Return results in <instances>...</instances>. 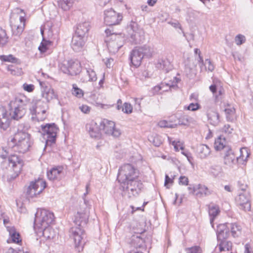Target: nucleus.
Masks as SVG:
<instances>
[{
    "label": "nucleus",
    "instance_id": "36",
    "mask_svg": "<svg viewBox=\"0 0 253 253\" xmlns=\"http://www.w3.org/2000/svg\"><path fill=\"white\" fill-rule=\"evenodd\" d=\"M229 225L231 233L233 237H238L241 235L242 228L241 226L236 223H229Z\"/></svg>",
    "mask_w": 253,
    "mask_h": 253
},
{
    "label": "nucleus",
    "instance_id": "26",
    "mask_svg": "<svg viewBox=\"0 0 253 253\" xmlns=\"http://www.w3.org/2000/svg\"><path fill=\"white\" fill-rule=\"evenodd\" d=\"M90 28L89 23L88 22H84L78 25L75 35L85 38Z\"/></svg>",
    "mask_w": 253,
    "mask_h": 253
},
{
    "label": "nucleus",
    "instance_id": "35",
    "mask_svg": "<svg viewBox=\"0 0 253 253\" xmlns=\"http://www.w3.org/2000/svg\"><path fill=\"white\" fill-rule=\"evenodd\" d=\"M217 246H219L220 252L229 251L232 249V243L226 239H223V240H218Z\"/></svg>",
    "mask_w": 253,
    "mask_h": 253
},
{
    "label": "nucleus",
    "instance_id": "43",
    "mask_svg": "<svg viewBox=\"0 0 253 253\" xmlns=\"http://www.w3.org/2000/svg\"><path fill=\"white\" fill-rule=\"evenodd\" d=\"M137 48L138 50L140 51L143 58L144 56L146 57H150L152 55V50L149 46L144 45Z\"/></svg>",
    "mask_w": 253,
    "mask_h": 253
},
{
    "label": "nucleus",
    "instance_id": "57",
    "mask_svg": "<svg viewBox=\"0 0 253 253\" xmlns=\"http://www.w3.org/2000/svg\"><path fill=\"white\" fill-rule=\"evenodd\" d=\"M7 70L13 75H17L21 72V69L16 68L12 65L8 66Z\"/></svg>",
    "mask_w": 253,
    "mask_h": 253
},
{
    "label": "nucleus",
    "instance_id": "29",
    "mask_svg": "<svg viewBox=\"0 0 253 253\" xmlns=\"http://www.w3.org/2000/svg\"><path fill=\"white\" fill-rule=\"evenodd\" d=\"M193 194H195L197 196H202L203 195H208L210 194V192L208 188L201 184H198L195 186L192 189V191L191 192Z\"/></svg>",
    "mask_w": 253,
    "mask_h": 253
},
{
    "label": "nucleus",
    "instance_id": "7",
    "mask_svg": "<svg viewBox=\"0 0 253 253\" xmlns=\"http://www.w3.org/2000/svg\"><path fill=\"white\" fill-rule=\"evenodd\" d=\"M123 19V16L113 9L110 8L104 12V21L106 25L112 26L119 24Z\"/></svg>",
    "mask_w": 253,
    "mask_h": 253
},
{
    "label": "nucleus",
    "instance_id": "20",
    "mask_svg": "<svg viewBox=\"0 0 253 253\" xmlns=\"http://www.w3.org/2000/svg\"><path fill=\"white\" fill-rule=\"evenodd\" d=\"M9 126L8 116L5 108L0 105V127L6 130Z\"/></svg>",
    "mask_w": 253,
    "mask_h": 253
},
{
    "label": "nucleus",
    "instance_id": "6",
    "mask_svg": "<svg viewBox=\"0 0 253 253\" xmlns=\"http://www.w3.org/2000/svg\"><path fill=\"white\" fill-rule=\"evenodd\" d=\"M10 23L13 34L19 36L24 29L25 17L18 14L13 13L10 16Z\"/></svg>",
    "mask_w": 253,
    "mask_h": 253
},
{
    "label": "nucleus",
    "instance_id": "1",
    "mask_svg": "<svg viewBox=\"0 0 253 253\" xmlns=\"http://www.w3.org/2000/svg\"><path fill=\"white\" fill-rule=\"evenodd\" d=\"M54 216L52 212L46 210L38 211L35 214L34 227L42 230L43 235L48 238H53V236L48 235V233L51 230L49 225L54 221Z\"/></svg>",
    "mask_w": 253,
    "mask_h": 253
},
{
    "label": "nucleus",
    "instance_id": "48",
    "mask_svg": "<svg viewBox=\"0 0 253 253\" xmlns=\"http://www.w3.org/2000/svg\"><path fill=\"white\" fill-rule=\"evenodd\" d=\"M47 114L46 111L38 113V114L32 116L33 120H36L38 122L44 121L47 117Z\"/></svg>",
    "mask_w": 253,
    "mask_h": 253
},
{
    "label": "nucleus",
    "instance_id": "52",
    "mask_svg": "<svg viewBox=\"0 0 253 253\" xmlns=\"http://www.w3.org/2000/svg\"><path fill=\"white\" fill-rule=\"evenodd\" d=\"M51 43V42L49 41L43 40L41 45L39 47V49L41 52H45L48 48V46L50 45Z\"/></svg>",
    "mask_w": 253,
    "mask_h": 253
},
{
    "label": "nucleus",
    "instance_id": "37",
    "mask_svg": "<svg viewBox=\"0 0 253 253\" xmlns=\"http://www.w3.org/2000/svg\"><path fill=\"white\" fill-rule=\"evenodd\" d=\"M195 123V121L194 119L187 115L181 116L178 121L179 125L184 126H189L190 124H194Z\"/></svg>",
    "mask_w": 253,
    "mask_h": 253
},
{
    "label": "nucleus",
    "instance_id": "49",
    "mask_svg": "<svg viewBox=\"0 0 253 253\" xmlns=\"http://www.w3.org/2000/svg\"><path fill=\"white\" fill-rule=\"evenodd\" d=\"M211 172L215 176L220 175L222 172V167L220 165L212 166L210 168Z\"/></svg>",
    "mask_w": 253,
    "mask_h": 253
},
{
    "label": "nucleus",
    "instance_id": "63",
    "mask_svg": "<svg viewBox=\"0 0 253 253\" xmlns=\"http://www.w3.org/2000/svg\"><path fill=\"white\" fill-rule=\"evenodd\" d=\"M200 108V105L197 103H190L187 107V109L192 111L197 110Z\"/></svg>",
    "mask_w": 253,
    "mask_h": 253
},
{
    "label": "nucleus",
    "instance_id": "11",
    "mask_svg": "<svg viewBox=\"0 0 253 253\" xmlns=\"http://www.w3.org/2000/svg\"><path fill=\"white\" fill-rule=\"evenodd\" d=\"M100 129L108 135L114 137H118L120 136L121 132L120 130L115 127V123L111 121L104 120L100 124Z\"/></svg>",
    "mask_w": 253,
    "mask_h": 253
},
{
    "label": "nucleus",
    "instance_id": "61",
    "mask_svg": "<svg viewBox=\"0 0 253 253\" xmlns=\"http://www.w3.org/2000/svg\"><path fill=\"white\" fill-rule=\"evenodd\" d=\"M238 185L239 189L241 191L240 192H245V191H249L248 190L247 184L244 183V182H242L241 180L239 181Z\"/></svg>",
    "mask_w": 253,
    "mask_h": 253
},
{
    "label": "nucleus",
    "instance_id": "17",
    "mask_svg": "<svg viewBox=\"0 0 253 253\" xmlns=\"http://www.w3.org/2000/svg\"><path fill=\"white\" fill-rule=\"evenodd\" d=\"M228 223L221 224L217 226L216 230L217 239L218 240L227 239L230 235V227Z\"/></svg>",
    "mask_w": 253,
    "mask_h": 253
},
{
    "label": "nucleus",
    "instance_id": "12",
    "mask_svg": "<svg viewBox=\"0 0 253 253\" xmlns=\"http://www.w3.org/2000/svg\"><path fill=\"white\" fill-rule=\"evenodd\" d=\"M107 45L110 52L115 53L123 46V37L121 35H112V38L106 40Z\"/></svg>",
    "mask_w": 253,
    "mask_h": 253
},
{
    "label": "nucleus",
    "instance_id": "19",
    "mask_svg": "<svg viewBox=\"0 0 253 253\" xmlns=\"http://www.w3.org/2000/svg\"><path fill=\"white\" fill-rule=\"evenodd\" d=\"M85 44V38L75 35L71 42V47L75 51H81Z\"/></svg>",
    "mask_w": 253,
    "mask_h": 253
},
{
    "label": "nucleus",
    "instance_id": "44",
    "mask_svg": "<svg viewBox=\"0 0 253 253\" xmlns=\"http://www.w3.org/2000/svg\"><path fill=\"white\" fill-rule=\"evenodd\" d=\"M169 64V63L167 59H159L156 64V67L167 72L169 70L168 66Z\"/></svg>",
    "mask_w": 253,
    "mask_h": 253
},
{
    "label": "nucleus",
    "instance_id": "30",
    "mask_svg": "<svg viewBox=\"0 0 253 253\" xmlns=\"http://www.w3.org/2000/svg\"><path fill=\"white\" fill-rule=\"evenodd\" d=\"M207 117L210 123L214 126L218 125L219 121V115L218 113L214 111L210 110L207 113Z\"/></svg>",
    "mask_w": 253,
    "mask_h": 253
},
{
    "label": "nucleus",
    "instance_id": "50",
    "mask_svg": "<svg viewBox=\"0 0 253 253\" xmlns=\"http://www.w3.org/2000/svg\"><path fill=\"white\" fill-rule=\"evenodd\" d=\"M0 59L2 61L9 62L11 63H17L18 59L14 57L12 55L9 54L8 55H2L0 56Z\"/></svg>",
    "mask_w": 253,
    "mask_h": 253
},
{
    "label": "nucleus",
    "instance_id": "46",
    "mask_svg": "<svg viewBox=\"0 0 253 253\" xmlns=\"http://www.w3.org/2000/svg\"><path fill=\"white\" fill-rule=\"evenodd\" d=\"M8 37L6 31L0 27V46H3L8 42Z\"/></svg>",
    "mask_w": 253,
    "mask_h": 253
},
{
    "label": "nucleus",
    "instance_id": "54",
    "mask_svg": "<svg viewBox=\"0 0 253 253\" xmlns=\"http://www.w3.org/2000/svg\"><path fill=\"white\" fill-rule=\"evenodd\" d=\"M132 107L130 103H125L122 107V111L126 114H129L132 112Z\"/></svg>",
    "mask_w": 253,
    "mask_h": 253
},
{
    "label": "nucleus",
    "instance_id": "22",
    "mask_svg": "<svg viewBox=\"0 0 253 253\" xmlns=\"http://www.w3.org/2000/svg\"><path fill=\"white\" fill-rule=\"evenodd\" d=\"M86 129L88 132L90 136L92 138H97L100 136V127L99 128L97 124L91 121L86 125Z\"/></svg>",
    "mask_w": 253,
    "mask_h": 253
},
{
    "label": "nucleus",
    "instance_id": "60",
    "mask_svg": "<svg viewBox=\"0 0 253 253\" xmlns=\"http://www.w3.org/2000/svg\"><path fill=\"white\" fill-rule=\"evenodd\" d=\"M46 110L41 109L38 108H34V107H30V112L32 116L38 114L39 112H42L43 111H46Z\"/></svg>",
    "mask_w": 253,
    "mask_h": 253
},
{
    "label": "nucleus",
    "instance_id": "32",
    "mask_svg": "<svg viewBox=\"0 0 253 253\" xmlns=\"http://www.w3.org/2000/svg\"><path fill=\"white\" fill-rule=\"evenodd\" d=\"M130 244L136 248H141L144 247V240L140 235L135 234L131 236Z\"/></svg>",
    "mask_w": 253,
    "mask_h": 253
},
{
    "label": "nucleus",
    "instance_id": "10",
    "mask_svg": "<svg viewBox=\"0 0 253 253\" xmlns=\"http://www.w3.org/2000/svg\"><path fill=\"white\" fill-rule=\"evenodd\" d=\"M250 198L251 195L249 191L239 192L238 196L236 198V201L240 209L245 211H250Z\"/></svg>",
    "mask_w": 253,
    "mask_h": 253
},
{
    "label": "nucleus",
    "instance_id": "2",
    "mask_svg": "<svg viewBox=\"0 0 253 253\" xmlns=\"http://www.w3.org/2000/svg\"><path fill=\"white\" fill-rule=\"evenodd\" d=\"M11 141L14 143L12 147V150L19 153L27 152L32 144L30 135L22 131L16 133Z\"/></svg>",
    "mask_w": 253,
    "mask_h": 253
},
{
    "label": "nucleus",
    "instance_id": "41",
    "mask_svg": "<svg viewBox=\"0 0 253 253\" xmlns=\"http://www.w3.org/2000/svg\"><path fill=\"white\" fill-rule=\"evenodd\" d=\"M86 72L87 75V77H85L83 79V82H87L88 81H95L97 79V77L95 71L91 69L86 68Z\"/></svg>",
    "mask_w": 253,
    "mask_h": 253
},
{
    "label": "nucleus",
    "instance_id": "4",
    "mask_svg": "<svg viewBox=\"0 0 253 253\" xmlns=\"http://www.w3.org/2000/svg\"><path fill=\"white\" fill-rule=\"evenodd\" d=\"M138 176L136 169L131 164H126L119 168L117 179L122 184L130 181Z\"/></svg>",
    "mask_w": 253,
    "mask_h": 253
},
{
    "label": "nucleus",
    "instance_id": "18",
    "mask_svg": "<svg viewBox=\"0 0 253 253\" xmlns=\"http://www.w3.org/2000/svg\"><path fill=\"white\" fill-rule=\"evenodd\" d=\"M10 107L9 116L11 118L15 120H19L26 114L25 110L21 109L17 106H14L11 104V101L9 104Z\"/></svg>",
    "mask_w": 253,
    "mask_h": 253
},
{
    "label": "nucleus",
    "instance_id": "15",
    "mask_svg": "<svg viewBox=\"0 0 253 253\" xmlns=\"http://www.w3.org/2000/svg\"><path fill=\"white\" fill-rule=\"evenodd\" d=\"M224 153V164L229 169L237 167L238 166V157L235 156L231 148Z\"/></svg>",
    "mask_w": 253,
    "mask_h": 253
},
{
    "label": "nucleus",
    "instance_id": "3",
    "mask_svg": "<svg viewBox=\"0 0 253 253\" xmlns=\"http://www.w3.org/2000/svg\"><path fill=\"white\" fill-rule=\"evenodd\" d=\"M142 188V183L138 177L121 184L123 196L130 198L136 196Z\"/></svg>",
    "mask_w": 253,
    "mask_h": 253
},
{
    "label": "nucleus",
    "instance_id": "64",
    "mask_svg": "<svg viewBox=\"0 0 253 253\" xmlns=\"http://www.w3.org/2000/svg\"><path fill=\"white\" fill-rule=\"evenodd\" d=\"M188 178L185 176H181L179 178V183L183 185H187L188 184Z\"/></svg>",
    "mask_w": 253,
    "mask_h": 253
},
{
    "label": "nucleus",
    "instance_id": "42",
    "mask_svg": "<svg viewBox=\"0 0 253 253\" xmlns=\"http://www.w3.org/2000/svg\"><path fill=\"white\" fill-rule=\"evenodd\" d=\"M219 208L216 205H210L209 206V213L211 217L210 219L211 223L213 221L214 218L216 217L219 213Z\"/></svg>",
    "mask_w": 253,
    "mask_h": 253
},
{
    "label": "nucleus",
    "instance_id": "34",
    "mask_svg": "<svg viewBox=\"0 0 253 253\" xmlns=\"http://www.w3.org/2000/svg\"><path fill=\"white\" fill-rule=\"evenodd\" d=\"M42 91V97L45 98L47 102L56 97V94H55L53 89L50 86H45V87L43 88Z\"/></svg>",
    "mask_w": 253,
    "mask_h": 253
},
{
    "label": "nucleus",
    "instance_id": "16",
    "mask_svg": "<svg viewBox=\"0 0 253 253\" xmlns=\"http://www.w3.org/2000/svg\"><path fill=\"white\" fill-rule=\"evenodd\" d=\"M11 101V104L14 106H17L21 109L25 110L26 112L28 108L30 109L31 102L25 96L21 95L16 97L15 99Z\"/></svg>",
    "mask_w": 253,
    "mask_h": 253
},
{
    "label": "nucleus",
    "instance_id": "23",
    "mask_svg": "<svg viewBox=\"0 0 253 253\" xmlns=\"http://www.w3.org/2000/svg\"><path fill=\"white\" fill-rule=\"evenodd\" d=\"M180 81V80L177 78L174 77L172 82H170L169 83L166 84L162 83L154 87L153 91L154 93H159L160 91L163 92L167 91V89L164 88V87H168V85L170 86H177V84Z\"/></svg>",
    "mask_w": 253,
    "mask_h": 253
},
{
    "label": "nucleus",
    "instance_id": "9",
    "mask_svg": "<svg viewBox=\"0 0 253 253\" xmlns=\"http://www.w3.org/2000/svg\"><path fill=\"white\" fill-rule=\"evenodd\" d=\"M89 211L87 206L84 203L80 206V209L75 215L74 222L76 225L84 226L87 222Z\"/></svg>",
    "mask_w": 253,
    "mask_h": 253
},
{
    "label": "nucleus",
    "instance_id": "33",
    "mask_svg": "<svg viewBox=\"0 0 253 253\" xmlns=\"http://www.w3.org/2000/svg\"><path fill=\"white\" fill-rule=\"evenodd\" d=\"M9 164H11L12 167H18L19 170L21 169L23 166V161L16 155H11L8 158Z\"/></svg>",
    "mask_w": 253,
    "mask_h": 253
},
{
    "label": "nucleus",
    "instance_id": "40",
    "mask_svg": "<svg viewBox=\"0 0 253 253\" xmlns=\"http://www.w3.org/2000/svg\"><path fill=\"white\" fill-rule=\"evenodd\" d=\"M58 6L64 11L68 10L72 6L73 0H58Z\"/></svg>",
    "mask_w": 253,
    "mask_h": 253
},
{
    "label": "nucleus",
    "instance_id": "38",
    "mask_svg": "<svg viewBox=\"0 0 253 253\" xmlns=\"http://www.w3.org/2000/svg\"><path fill=\"white\" fill-rule=\"evenodd\" d=\"M30 107H34V108H38L46 110L48 109L47 102H44L40 99L33 100L32 102H31Z\"/></svg>",
    "mask_w": 253,
    "mask_h": 253
},
{
    "label": "nucleus",
    "instance_id": "53",
    "mask_svg": "<svg viewBox=\"0 0 253 253\" xmlns=\"http://www.w3.org/2000/svg\"><path fill=\"white\" fill-rule=\"evenodd\" d=\"M171 144L173 146L175 151H179V149L181 150H184L183 143L179 141H173L172 142Z\"/></svg>",
    "mask_w": 253,
    "mask_h": 253
},
{
    "label": "nucleus",
    "instance_id": "51",
    "mask_svg": "<svg viewBox=\"0 0 253 253\" xmlns=\"http://www.w3.org/2000/svg\"><path fill=\"white\" fill-rule=\"evenodd\" d=\"M72 93L78 98H81L84 95V91L82 89L78 87L76 84L73 85Z\"/></svg>",
    "mask_w": 253,
    "mask_h": 253
},
{
    "label": "nucleus",
    "instance_id": "25",
    "mask_svg": "<svg viewBox=\"0 0 253 253\" xmlns=\"http://www.w3.org/2000/svg\"><path fill=\"white\" fill-rule=\"evenodd\" d=\"M67 65H69V74L72 76L77 75L81 71V64L78 61H69Z\"/></svg>",
    "mask_w": 253,
    "mask_h": 253
},
{
    "label": "nucleus",
    "instance_id": "59",
    "mask_svg": "<svg viewBox=\"0 0 253 253\" xmlns=\"http://www.w3.org/2000/svg\"><path fill=\"white\" fill-rule=\"evenodd\" d=\"M235 42L237 45H241L243 44L245 41V38L242 35H238L235 37Z\"/></svg>",
    "mask_w": 253,
    "mask_h": 253
},
{
    "label": "nucleus",
    "instance_id": "24",
    "mask_svg": "<svg viewBox=\"0 0 253 253\" xmlns=\"http://www.w3.org/2000/svg\"><path fill=\"white\" fill-rule=\"evenodd\" d=\"M7 230L9 232V238L7 240L8 243L12 242L19 243L21 241L20 234L17 232L13 227H7Z\"/></svg>",
    "mask_w": 253,
    "mask_h": 253
},
{
    "label": "nucleus",
    "instance_id": "14",
    "mask_svg": "<svg viewBox=\"0 0 253 253\" xmlns=\"http://www.w3.org/2000/svg\"><path fill=\"white\" fill-rule=\"evenodd\" d=\"M209 89L212 93L216 101H219L222 99L224 94V90L222 87L219 81L213 79L212 84L210 86Z\"/></svg>",
    "mask_w": 253,
    "mask_h": 253
},
{
    "label": "nucleus",
    "instance_id": "27",
    "mask_svg": "<svg viewBox=\"0 0 253 253\" xmlns=\"http://www.w3.org/2000/svg\"><path fill=\"white\" fill-rule=\"evenodd\" d=\"M197 151L199 157L201 159L207 158L211 152V149L205 144H200L197 147Z\"/></svg>",
    "mask_w": 253,
    "mask_h": 253
},
{
    "label": "nucleus",
    "instance_id": "56",
    "mask_svg": "<svg viewBox=\"0 0 253 253\" xmlns=\"http://www.w3.org/2000/svg\"><path fill=\"white\" fill-rule=\"evenodd\" d=\"M233 131V128L228 124L225 125L222 128V131L227 135L231 134Z\"/></svg>",
    "mask_w": 253,
    "mask_h": 253
},
{
    "label": "nucleus",
    "instance_id": "5",
    "mask_svg": "<svg viewBox=\"0 0 253 253\" xmlns=\"http://www.w3.org/2000/svg\"><path fill=\"white\" fill-rule=\"evenodd\" d=\"M41 129L43 132L44 138L46 139V144L44 148L49 144L54 143L56 141L58 128L57 126L53 124H47L45 125H42Z\"/></svg>",
    "mask_w": 253,
    "mask_h": 253
},
{
    "label": "nucleus",
    "instance_id": "55",
    "mask_svg": "<svg viewBox=\"0 0 253 253\" xmlns=\"http://www.w3.org/2000/svg\"><path fill=\"white\" fill-rule=\"evenodd\" d=\"M186 253H201V249L199 246H194L185 249Z\"/></svg>",
    "mask_w": 253,
    "mask_h": 253
},
{
    "label": "nucleus",
    "instance_id": "31",
    "mask_svg": "<svg viewBox=\"0 0 253 253\" xmlns=\"http://www.w3.org/2000/svg\"><path fill=\"white\" fill-rule=\"evenodd\" d=\"M62 172V168H53L47 172L48 178L50 180H54L60 177V174Z\"/></svg>",
    "mask_w": 253,
    "mask_h": 253
},
{
    "label": "nucleus",
    "instance_id": "21",
    "mask_svg": "<svg viewBox=\"0 0 253 253\" xmlns=\"http://www.w3.org/2000/svg\"><path fill=\"white\" fill-rule=\"evenodd\" d=\"M129 58L134 66L138 67L141 63L143 57L138 48H135L131 52Z\"/></svg>",
    "mask_w": 253,
    "mask_h": 253
},
{
    "label": "nucleus",
    "instance_id": "47",
    "mask_svg": "<svg viewBox=\"0 0 253 253\" xmlns=\"http://www.w3.org/2000/svg\"><path fill=\"white\" fill-rule=\"evenodd\" d=\"M47 32L48 37H52L53 36V31L52 29V24L50 22H48L46 25H44L43 28L41 29V34L43 36L44 31Z\"/></svg>",
    "mask_w": 253,
    "mask_h": 253
},
{
    "label": "nucleus",
    "instance_id": "58",
    "mask_svg": "<svg viewBox=\"0 0 253 253\" xmlns=\"http://www.w3.org/2000/svg\"><path fill=\"white\" fill-rule=\"evenodd\" d=\"M240 157H241L242 159L245 158V160H246L249 157L250 153H249L248 150L246 148H241L240 149Z\"/></svg>",
    "mask_w": 253,
    "mask_h": 253
},
{
    "label": "nucleus",
    "instance_id": "39",
    "mask_svg": "<svg viewBox=\"0 0 253 253\" xmlns=\"http://www.w3.org/2000/svg\"><path fill=\"white\" fill-rule=\"evenodd\" d=\"M226 118L228 122H232L234 120L235 109L233 107L228 106L224 110Z\"/></svg>",
    "mask_w": 253,
    "mask_h": 253
},
{
    "label": "nucleus",
    "instance_id": "28",
    "mask_svg": "<svg viewBox=\"0 0 253 253\" xmlns=\"http://www.w3.org/2000/svg\"><path fill=\"white\" fill-rule=\"evenodd\" d=\"M214 145L216 150H222L224 152L231 148L230 147L226 145L225 138H222L221 136L215 139Z\"/></svg>",
    "mask_w": 253,
    "mask_h": 253
},
{
    "label": "nucleus",
    "instance_id": "45",
    "mask_svg": "<svg viewBox=\"0 0 253 253\" xmlns=\"http://www.w3.org/2000/svg\"><path fill=\"white\" fill-rule=\"evenodd\" d=\"M199 12L191 8H187L186 11V20L188 21H191L193 19L197 17Z\"/></svg>",
    "mask_w": 253,
    "mask_h": 253
},
{
    "label": "nucleus",
    "instance_id": "62",
    "mask_svg": "<svg viewBox=\"0 0 253 253\" xmlns=\"http://www.w3.org/2000/svg\"><path fill=\"white\" fill-rule=\"evenodd\" d=\"M23 88L25 91L31 92L34 90L35 86L32 84H27L25 83L23 84Z\"/></svg>",
    "mask_w": 253,
    "mask_h": 253
},
{
    "label": "nucleus",
    "instance_id": "8",
    "mask_svg": "<svg viewBox=\"0 0 253 253\" xmlns=\"http://www.w3.org/2000/svg\"><path fill=\"white\" fill-rule=\"evenodd\" d=\"M46 182L42 179H38L32 181L28 188L27 194L30 197L33 198L39 195L45 188Z\"/></svg>",
    "mask_w": 253,
    "mask_h": 253
},
{
    "label": "nucleus",
    "instance_id": "13",
    "mask_svg": "<svg viewBox=\"0 0 253 253\" xmlns=\"http://www.w3.org/2000/svg\"><path fill=\"white\" fill-rule=\"evenodd\" d=\"M83 227L77 225L70 230V237L74 240L76 247L82 246V240L84 236Z\"/></svg>",
    "mask_w": 253,
    "mask_h": 253
}]
</instances>
